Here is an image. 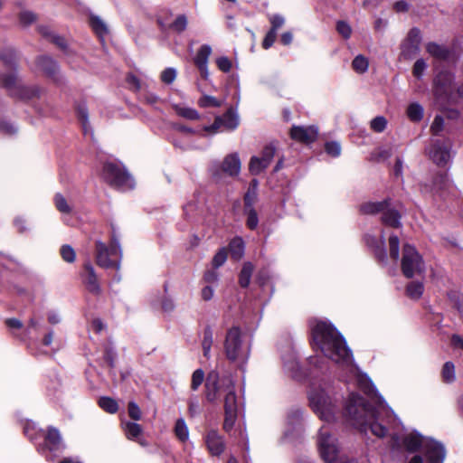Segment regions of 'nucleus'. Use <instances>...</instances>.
Listing matches in <instances>:
<instances>
[{"mask_svg":"<svg viewBox=\"0 0 463 463\" xmlns=\"http://www.w3.org/2000/svg\"><path fill=\"white\" fill-rule=\"evenodd\" d=\"M426 68L427 64L423 59L417 60L413 66V75L417 78H420Z\"/></svg>","mask_w":463,"mask_h":463,"instance_id":"60","label":"nucleus"},{"mask_svg":"<svg viewBox=\"0 0 463 463\" xmlns=\"http://www.w3.org/2000/svg\"><path fill=\"white\" fill-rule=\"evenodd\" d=\"M442 378L447 383L455 380V366L451 362H447L442 368Z\"/></svg>","mask_w":463,"mask_h":463,"instance_id":"45","label":"nucleus"},{"mask_svg":"<svg viewBox=\"0 0 463 463\" xmlns=\"http://www.w3.org/2000/svg\"><path fill=\"white\" fill-rule=\"evenodd\" d=\"M448 106L449 105H446L444 109H439V110H441L443 112V114H444L443 117L449 120H452V121L458 120L460 116L459 110L457 109H454V108H449Z\"/></svg>","mask_w":463,"mask_h":463,"instance_id":"56","label":"nucleus"},{"mask_svg":"<svg viewBox=\"0 0 463 463\" xmlns=\"http://www.w3.org/2000/svg\"><path fill=\"white\" fill-rule=\"evenodd\" d=\"M90 26L93 31L102 38L108 33V28L106 24L99 17V16H91L90 17Z\"/></svg>","mask_w":463,"mask_h":463,"instance_id":"38","label":"nucleus"},{"mask_svg":"<svg viewBox=\"0 0 463 463\" xmlns=\"http://www.w3.org/2000/svg\"><path fill=\"white\" fill-rule=\"evenodd\" d=\"M229 385H233L231 379H220L218 373L211 372L205 381V399L211 403L219 402Z\"/></svg>","mask_w":463,"mask_h":463,"instance_id":"10","label":"nucleus"},{"mask_svg":"<svg viewBox=\"0 0 463 463\" xmlns=\"http://www.w3.org/2000/svg\"><path fill=\"white\" fill-rule=\"evenodd\" d=\"M387 126V120L383 116H378L373 118L370 122L371 128L377 133L383 132Z\"/></svg>","mask_w":463,"mask_h":463,"instance_id":"47","label":"nucleus"},{"mask_svg":"<svg viewBox=\"0 0 463 463\" xmlns=\"http://www.w3.org/2000/svg\"><path fill=\"white\" fill-rule=\"evenodd\" d=\"M387 206H389V203L387 201L367 203L362 205L361 210L364 213L373 214L380 212L383 213Z\"/></svg>","mask_w":463,"mask_h":463,"instance_id":"34","label":"nucleus"},{"mask_svg":"<svg viewBox=\"0 0 463 463\" xmlns=\"http://www.w3.org/2000/svg\"><path fill=\"white\" fill-rule=\"evenodd\" d=\"M128 415L135 420H139L141 419V410L134 402H130L128 403Z\"/></svg>","mask_w":463,"mask_h":463,"instance_id":"59","label":"nucleus"},{"mask_svg":"<svg viewBox=\"0 0 463 463\" xmlns=\"http://www.w3.org/2000/svg\"><path fill=\"white\" fill-rule=\"evenodd\" d=\"M276 38L277 33H274V30H269L262 42V47L266 50L270 48L273 45Z\"/></svg>","mask_w":463,"mask_h":463,"instance_id":"61","label":"nucleus"},{"mask_svg":"<svg viewBox=\"0 0 463 463\" xmlns=\"http://www.w3.org/2000/svg\"><path fill=\"white\" fill-rule=\"evenodd\" d=\"M225 353L229 360L245 363L250 355V348L243 344L241 333L238 327L231 328L224 344Z\"/></svg>","mask_w":463,"mask_h":463,"instance_id":"8","label":"nucleus"},{"mask_svg":"<svg viewBox=\"0 0 463 463\" xmlns=\"http://www.w3.org/2000/svg\"><path fill=\"white\" fill-rule=\"evenodd\" d=\"M40 33L46 38L50 39L51 42L55 43L57 46H59L61 49L66 48V41L64 38L56 35L53 33L51 29L47 26H40L39 27Z\"/></svg>","mask_w":463,"mask_h":463,"instance_id":"32","label":"nucleus"},{"mask_svg":"<svg viewBox=\"0 0 463 463\" xmlns=\"http://www.w3.org/2000/svg\"><path fill=\"white\" fill-rule=\"evenodd\" d=\"M102 177L111 186L121 191H128L135 186V180L121 163H105L102 170Z\"/></svg>","mask_w":463,"mask_h":463,"instance_id":"5","label":"nucleus"},{"mask_svg":"<svg viewBox=\"0 0 463 463\" xmlns=\"http://www.w3.org/2000/svg\"><path fill=\"white\" fill-rule=\"evenodd\" d=\"M309 402L319 419L331 423L335 419L336 399L329 384L314 386L309 392Z\"/></svg>","mask_w":463,"mask_h":463,"instance_id":"2","label":"nucleus"},{"mask_svg":"<svg viewBox=\"0 0 463 463\" xmlns=\"http://www.w3.org/2000/svg\"><path fill=\"white\" fill-rule=\"evenodd\" d=\"M213 343V333L212 328L210 326H207L203 330V338L202 341L203 353L206 358L210 357Z\"/></svg>","mask_w":463,"mask_h":463,"instance_id":"33","label":"nucleus"},{"mask_svg":"<svg viewBox=\"0 0 463 463\" xmlns=\"http://www.w3.org/2000/svg\"><path fill=\"white\" fill-rule=\"evenodd\" d=\"M244 214L247 217L246 224L250 230H255L259 224L258 213L255 208L244 209Z\"/></svg>","mask_w":463,"mask_h":463,"instance_id":"42","label":"nucleus"},{"mask_svg":"<svg viewBox=\"0 0 463 463\" xmlns=\"http://www.w3.org/2000/svg\"><path fill=\"white\" fill-rule=\"evenodd\" d=\"M222 101L209 95H203L198 100V105L202 108H218L221 107Z\"/></svg>","mask_w":463,"mask_h":463,"instance_id":"43","label":"nucleus"},{"mask_svg":"<svg viewBox=\"0 0 463 463\" xmlns=\"http://www.w3.org/2000/svg\"><path fill=\"white\" fill-rule=\"evenodd\" d=\"M253 272V265L250 262H245L240 273L239 282L243 288L249 286Z\"/></svg>","mask_w":463,"mask_h":463,"instance_id":"36","label":"nucleus"},{"mask_svg":"<svg viewBox=\"0 0 463 463\" xmlns=\"http://www.w3.org/2000/svg\"><path fill=\"white\" fill-rule=\"evenodd\" d=\"M211 54L212 47L209 44H203L199 48L194 58V64L198 68L201 77L204 80L209 78L208 61Z\"/></svg>","mask_w":463,"mask_h":463,"instance_id":"16","label":"nucleus"},{"mask_svg":"<svg viewBox=\"0 0 463 463\" xmlns=\"http://www.w3.org/2000/svg\"><path fill=\"white\" fill-rule=\"evenodd\" d=\"M408 118L412 122H419L424 115V109L419 102L411 103L406 109Z\"/></svg>","mask_w":463,"mask_h":463,"instance_id":"28","label":"nucleus"},{"mask_svg":"<svg viewBox=\"0 0 463 463\" xmlns=\"http://www.w3.org/2000/svg\"><path fill=\"white\" fill-rule=\"evenodd\" d=\"M175 112L177 113V115L181 116L184 118H187V119L195 120L200 118L199 113L195 109H191V108H186V107H182V106L176 105V106H175Z\"/></svg>","mask_w":463,"mask_h":463,"instance_id":"40","label":"nucleus"},{"mask_svg":"<svg viewBox=\"0 0 463 463\" xmlns=\"http://www.w3.org/2000/svg\"><path fill=\"white\" fill-rule=\"evenodd\" d=\"M225 394L223 395L224 401V429L229 430L232 428L237 418V397L235 394V388L233 385L226 387Z\"/></svg>","mask_w":463,"mask_h":463,"instance_id":"12","label":"nucleus"},{"mask_svg":"<svg viewBox=\"0 0 463 463\" xmlns=\"http://www.w3.org/2000/svg\"><path fill=\"white\" fill-rule=\"evenodd\" d=\"M99 405L101 409L109 413H115L118 409V402L109 397H101L99 400Z\"/></svg>","mask_w":463,"mask_h":463,"instance_id":"41","label":"nucleus"},{"mask_svg":"<svg viewBox=\"0 0 463 463\" xmlns=\"http://www.w3.org/2000/svg\"><path fill=\"white\" fill-rule=\"evenodd\" d=\"M284 368L290 373L292 377L297 376L298 371V363L297 361L296 354L289 349L287 356H282Z\"/></svg>","mask_w":463,"mask_h":463,"instance_id":"26","label":"nucleus"},{"mask_svg":"<svg viewBox=\"0 0 463 463\" xmlns=\"http://www.w3.org/2000/svg\"><path fill=\"white\" fill-rule=\"evenodd\" d=\"M44 442L52 452L60 451L64 448L60 431L53 427L48 429Z\"/></svg>","mask_w":463,"mask_h":463,"instance_id":"22","label":"nucleus"},{"mask_svg":"<svg viewBox=\"0 0 463 463\" xmlns=\"http://www.w3.org/2000/svg\"><path fill=\"white\" fill-rule=\"evenodd\" d=\"M122 427L127 438L130 440H135L141 446H147V442L141 437L143 432L142 427L136 422H123Z\"/></svg>","mask_w":463,"mask_h":463,"instance_id":"21","label":"nucleus"},{"mask_svg":"<svg viewBox=\"0 0 463 463\" xmlns=\"http://www.w3.org/2000/svg\"><path fill=\"white\" fill-rule=\"evenodd\" d=\"M325 150L329 156L337 157L341 154V146L335 141L327 142L325 145Z\"/></svg>","mask_w":463,"mask_h":463,"instance_id":"53","label":"nucleus"},{"mask_svg":"<svg viewBox=\"0 0 463 463\" xmlns=\"http://www.w3.org/2000/svg\"><path fill=\"white\" fill-rule=\"evenodd\" d=\"M37 65L49 76H54L58 69L56 62L47 56L40 57L37 61Z\"/></svg>","mask_w":463,"mask_h":463,"instance_id":"30","label":"nucleus"},{"mask_svg":"<svg viewBox=\"0 0 463 463\" xmlns=\"http://www.w3.org/2000/svg\"><path fill=\"white\" fill-rule=\"evenodd\" d=\"M312 345L324 356L346 371L347 381L370 397L375 406L370 405L358 394L352 392L345 405L348 420L363 431L386 439L393 449L405 448L419 451L406 463H443L446 458L444 445L431 437L416 430L404 433L403 427L393 411L378 393L372 381L354 364L353 354L345 338L330 323L316 321L311 326Z\"/></svg>","mask_w":463,"mask_h":463,"instance_id":"1","label":"nucleus"},{"mask_svg":"<svg viewBox=\"0 0 463 463\" xmlns=\"http://www.w3.org/2000/svg\"><path fill=\"white\" fill-rule=\"evenodd\" d=\"M269 23L271 24L270 30H274V33H277V31L285 24V18L280 14H273L269 16Z\"/></svg>","mask_w":463,"mask_h":463,"instance_id":"58","label":"nucleus"},{"mask_svg":"<svg viewBox=\"0 0 463 463\" xmlns=\"http://www.w3.org/2000/svg\"><path fill=\"white\" fill-rule=\"evenodd\" d=\"M401 268L402 274L408 279L420 277L424 274L425 262L413 245L404 244Z\"/></svg>","mask_w":463,"mask_h":463,"instance_id":"6","label":"nucleus"},{"mask_svg":"<svg viewBox=\"0 0 463 463\" xmlns=\"http://www.w3.org/2000/svg\"><path fill=\"white\" fill-rule=\"evenodd\" d=\"M426 50L431 56L439 61L448 60L450 55V52L447 47L436 43H429L426 46Z\"/></svg>","mask_w":463,"mask_h":463,"instance_id":"24","label":"nucleus"},{"mask_svg":"<svg viewBox=\"0 0 463 463\" xmlns=\"http://www.w3.org/2000/svg\"><path fill=\"white\" fill-rule=\"evenodd\" d=\"M175 432L176 437L181 441H185L188 439L189 431L186 423L183 419H178L175 422Z\"/></svg>","mask_w":463,"mask_h":463,"instance_id":"39","label":"nucleus"},{"mask_svg":"<svg viewBox=\"0 0 463 463\" xmlns=\"http://www.w3.org/2000/svg\"><path fill=\"white\" fill-rule=\"evenodd\" d=\"M365 242L369 247H371L373 250L378 260L381 262L386 264L387 254H386V250H385V247H384L385 243H384L383 235L381 234L379 239H377L373 235L367 234L365 236Z\"/></svg>","mask_w":463,"mask_h":463,"instance_id":"20","label":"nucleus"},{"mask_svg":"<svg viewBox=\"0 0 463 463\" xmlns=\"http://www.w3.org/2000/svg\"><path fill=\"white\" fill-rule=\"evenodd\" d=\"M455 88V74L449 71H441L433 81V102L438 109L446 105L457 104Z\"/></svg>","mask_w":463,"mask_h":463,"instance_id":"4","label":"nucleus"},{"mask_svg":"<svg viewBox=\"0 0 463 463\" xmlns=\"http://www.w3.org/2000/svg\"><path fill=\"white\" fill-rule=\"evenodd\" d=\"M275 156V147L268 146L264 147L260 156H254L250 158L249 170L251 175H257L263 172L271 163Z\"/></svg>","mask_w":463,"mask_h":463,"instance_id":"13","label":"nucleus"},{"mask_svg":"<svg viewBox=\"0 0 463 463\" xmlns=\"http://www.w3.org/2000/svg\"><path fill=\"white\" fill-rule=\"evenodd\" d=\"M317 447L325 463H355L343 451L337 439L332 436L328 427L322 426L318 431Z\"/></svg>","mask_w":463,"mask_h":463,"instance_id":"3","label":"nucleus"},{"mask_svg":"<svg viewBox=\"0 0 463 463\" xmlns=\"http://www.w3.org/2000/svg\"><path fill=\"white\" fill-rule=\"evenodd\" d=\"M222 128L234 130L239 126V116L233 109H230L222 117Z\"/></svg>","mask_w":463,"mask_h":463,"instance_id":"25","label":"nucleus"},{"mask_svg":"<svg viewBox=\"0 0 463 463\" xmlns=\"http://www.w3.org/2000/svg\"><path fill=\"white\" fill-rule=\"evenodd\" d=\"M205 443L209 452L213 456H219L224 450V442L222 437L216 430H210L205 436Z\"/></svg>","mask_w":463,"mask_h":463,"instance_id":"19","label":"nucleus"},{"mask_svg":"<svg viewBox=\"0 0 463 463\" xmlns=\"http://www.w3.org/2000/svg\"><path fill=\"white\" fill-rule=\"evenodd\" d=\"M229 250L232 255V258L235 260H240L244 255L245 244L243 240L241 237H236L232 240L229 244Z\"/></svg>","mask_w":463,"mask_h":463,"instance_id":"29","label":"nucleus"},{"mask_svg":"<svg viewBox=\"0 0 463 463\" xmlns=\"http://www.w3.org/2000/svg\"><path fill=\"white\" fill-rule=\"evenodd\" d=\"M227 260V251L225 248L220 249L213 259V266L214 269H218L222 266Z\"/></svg>","mask_w":463,"mask_h":463,"instance_id":"52","label":"nucleus"},{"mask_svg":"<svg viewBox=\"0 0 463 463\" xmlns=\"http://www.w3.org/2000/svg\"><path fill=\"white\" fill-rule=\"evenodd\" d=\"M216 65L218 69L225 73L231 71L232 68V62L227 56H221L216 59Z\"/></svg>","mask_w":463,"mask_h":463,"instance_id":"51","label":"nucleus"},{"mask_svg":"<svg viewBox=\"0 0 463 463\" xmlns=\"http://www.w3.org/2000/svg\"><path fill=\"white\" fill-rule=\"evenodd\" d=\"M336 31L345 39H349L353 32L351 25L345 21L336 23Z\"/></svg>","mask_w":463,"mask_h":463,"instance_id":"49","label":"nucleus"},{"mask_svg":"<svg viewBox=\"0 0 463 463\" xmlns=\"http://www.w3.org/2000/svg\"><path fill=\"white\" fill-rule=\"evenodd\" d=\"M96 245V262L97 264L105 269L115 268L117 269H119L120 262L118 260H112L111 257H118L121 258V248L118 241V239L112 235L111 242L109 247H108L104 242L98 240L95 242Z\"/></svg>","mask_w":463,"mask_h":463,"instance_id":"7","label":"nucleus"},{"mask_svg":"<svg viewBox=\"0 0 463 463\" xmlns=\"http://www.w3.org/2000/svg\"><path fill=\"white\" fill-rule=\"evenodd\" d=\"M450 146L449 141H434L429 150L430 157L436 165L446 166L451 158Z\"/></svg>","mask_w":463,"mask_h":463,"instance_id":"14","label":"nucleus"},{"mask_svg":"<svg viewBox=\"0 0 463 463\" xmlns=\"http://www.w3.org/2000/svg\"><path fill=\"white\" fill-rule=\"evenodd\" d=\"M302 412L300 410H293L288 412L286 420V429L284 435L286 439H290L294 434L301 432Z\"/></svg>","mask_w":463,"mask_h":463,"instance_id":"18","label":"nucleus"},{"mask_svg":"<svg viewBox=\"0 0 463 463\" xmlns=\"http://www.w3.org/2000/svg\"><path fill=\"white\" fill-rule=\"evenodd\" d=\"M0 132L12 135L16 132V128L10 122L0 119Z\"/></svg>","mask_w":463,"mask_h":463,"instance_id":"62","label":"nucleus"},{"mask_svg":"<svg viewBox=\"0 0 463 463\" xmlns=\"http://www.w3.org/2000/svg\"><path fill=\"white\" fill-rule=\"evenodd\" d=\"M318 135V128L316 126H294L290 130L292 139L304 144L314 142Z\"/></svg>","mask_w":463,"mask_h":463,"instance_id":"15","label":"nucleus"},{"mask_svg":"<svg viewBox=\"0 0 463 463\" xmlns=\"http://www.w3.org/2000/svg\"><path fill=\"white\" fill-rule=\"evenodd\" d=\"M36 20L35 14L28 10L22 11L19 14V21L23 25H29Z\"/></svg>","mask_w":463,"mask_h":463,"instance_id":"57","label":"nucleus"},{"mask_svg":"<svg viewBox=\"0 0 463 463\" xmlns=\"http://www.w3.org/2000/svg\"><path fill=\"white\" fill-rule=\"evenodd\" d=\"M389 249L391 258L397 261L400 256V241L397 236L391 235L389 237Z\"/></svg>","mask_w":463,"mask_h":463,"instance_id":"44","label":"nucleus"},{"mask_svg":"<svg viewBox=\"0 0 463 463\" xmlns=\"http://www.w3.org/2000/svg\"><path fill=\"white\" fill-rule=\"evenodd\" d=\"M0 59L6 64V65H12L13 62L15 60V54L14 52L11 49H8L5 51L3 53L0 54Z\"/></svg>","mask_w":463,"mask_h":463,"instance_id":"63","label":"nucleus"},{"mask_svg":"<svg viewBox=\"0 0 463 463\" xmlns=\"http://www.w3.org/2000/svg\"><path fill=\"white\" fill-rule=\"evenodd\" d=\"M186 26H187V18L184 14L178 15L175 18V20L172 23V24L170 25V27L177 33H181V32L184 31L186 29Z\"/></svg>","mask_w":463,"mask_h":463,"instance_id":"50","label":"nucleus"},{"mask_svg":"<svg viewBox=\"0 0 463 463\" xmlns=\"http://www.w3.org/2000/svg\"><path fill=\"white\" fill-rule=\"evenodd\" d=\"M241 169V162L237 154L227 155L222 161L213 162L210 166L212 176L220 183H224L227 177H238Z\"/></svg>","mask_w":463,"mask_h":463,"instance_id":"9","label":"nucleus"},{"mask_svg":"<svg viewBox=\"0 0 463 463\" xmlns=\"http://www.w3.org/2000/svg\"><path fill=\"white\" fill-rule=\"evenodd\" d=\"M0 81L3 87L13 96H17L22 99H30L37 95L36 90H28L21 83L15 72L2 74Z\"/></svg>","mask_w":463,"mask_h":463,"instance_id":"11","label":"nucleus"},{"mask_svg":"<svg viewBox=\"0 0 463 463\" xmlns=\"http://www.w3.org/2000/svg\"><path fill=\"white\" fill-rule=\"evenodd\" d=\"M258 200V193L254 191L247 190L244 195V209L254 208V205Z\"/></svg>","mask_w":463,"mask_h":463,"instance_id":"55","label":"nucleus"},{"mask_svg":"<svg viewBox=\"0 0 463 463\" xmlns=\"http://www.w3.org/2000/svg\"><path fill=\"white\" fill-rule=\"evenodd\" d=\"M61 255L66 262L72 263L75 260V251L70 245H63L61 248Z\"/></svg>","mask_w":463,"mask_h":463,"instance_id":"54","label":"nucleus"},{"mask_svg":"<svg viewBox=\"0 0 463 463\" xmlns=\"http://www.w3.org/2000/svg\"><path fill=\"white\" fill-rule=\"evenodd\" d=\"M177 76V71L175 68L169 67L165 69L160 75L162 82L165 84H172Z\"/></svg>","mask_w":463,"mask_h":463,"instance_id":"48","label":"nucleus"},{"mask_svg":"<svg viewBox=\"0 0 463 463\" xmlns=\"http://www.w3.org/2000/svg\"><path fill=\"white\" fill-rule=\"evenodd\" d=\"M449 132L443 115H436L431 125L430 131L435 136H439L442 131Z\"/></svg>","mask_w":463,"mask_h":463,"instance_id":"37","label":"nucleus"},{"mask_svg":"<svg viewBox=\"0 0 463 463\" xmlns=\"http://www.w3.org/2000/svg\"><path fill=\"white\" fill-rule=\"evenodd\" d=\"M204 381V372L202 369H196L191 379V389L196 391Z\"/></svg>","mask_w":463,"mask_h":463,"instance_id":"46","label":"nucleus"},{"mask_svg":"<svg viewBox=\"0 0 463 463\" xmlns=\"http://www.w3.org/2000/svg\"><path fill=\"white\" fill-rule=\"evenodd\" d=\"M203 279L209 285H215L218 282L219 276L215 270H207L204 273Z\"/></svg>","mask_w":463,"mask_h":463,"instance_id":"64","label":"nucleus"},{"mask_svg":"<svg viewBox=\"0 0 463 463\" xmlns=\"http://www.w3.org/2000/svg\"><path fill=\"white\" fill-rule=\"evenodd\" d=\"M53 203L57 211L62 215L63 222L69 224L70 218L74 213V204L72 201L58 193L53 197Z\"/></svg>","mask_w":463,"mask_h":463,"instance_id":"17","label":"nucleus"},{"mask_svg":"<svg viewBox=\"0 0 463 463\" xmlns=\"http://www.w3.org/2000/svg\"><path fill=\"white\" fill-rule=\"evenodd\" d=\"M84 283L89 291L92 293L99 292V285L94 268L90 263L85 264Z\"/></svg>","mask_w":463,"mask_h":463,"instance_id":"23","label":"nucleus"},{"mask_svg":"<svg viewBox=\"0 0 463 463\" xmlns=\"http://www.w3.org/2000/svg\"><path fill=\"white\" fill-rule=\"evenodd\" d=\"M401 215L395 210L388 209V207L383 211L382 221L383 222L390 227L398 228L401 225Z\"/></svg>","mask_w":463,"mask_h":463,"instance_id":"27","label":"nucleus"},{"mask_svg":"<svg viewBox=\"0 0 463 463\" xmlns=\"http://www.w3.org/2000/svg\"><path fill=\"white\" fill-rule=\"evenodd\" d=\"M424 292V284L421 281H411L406 287L407 296L414 300L421 298Z\"/></svg>","mask_w":463,"mask_h":463,"instance_id":"31","label":"nucleus"},{"mask_svg":"<svg viewBox=\"0 0 463 463\" xmlns=\"http://www.w3.org/2000/svg\"><path fill=\"white\" fill-rule=\"evenodd\" d=\"M352 68L355 72L364 74L368 71L369 61L365 56L359 54L353 60Z\"/></svg>","mask_w":463,"mask_h":463,"instance_id":"35","label":"nucleus"}]
</instances>
